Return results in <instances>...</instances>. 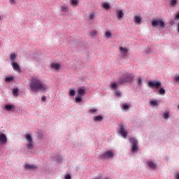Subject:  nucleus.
<instances>
[{"label": "nucleus", "instance_id": "obj_1", "mask_svg": "<svg viewBox=\"0 0 179 179\" xmlns=\"http://www.w3.org/2000/svg\"><path fill=\"white\" fill-rule=\"evenodd\" d=\"M29 87L33 93H37V92H40V90L44 92L48 89V86L43 83V82L37 78H31Z\"/></svg>", "mask_w": 179, "mask_h": 179}, {"label": "nucleus", "instance_id": "obj_2", "mask_svg": "<svg viewBox=\"0 0 179 179\" xmlns=\"http://www.w3.org/2000/svg\"><path fill=\"white\" fill-rule=\"evenodd\" d=\"M25 139L27 141V148L31 149V150H32V149L34 148V142L33 141V138L30 134H27L25 136Z\"/></svg>", "mask_w": 179, "mask_h": 179}, {"label": "nucleus", "instance_id": "obj_3", "mask_svg": "<svg viewBox=\"0 0 179 179\" xmlns=\"http://www.w3.org/2000/svg\"><path fill=\"white\" fill-rule=\"evenodd\" d=\"M114 157V152L111 150L106 151L105 153L99 155V159H111Z\"/></svg>", "mask_w": 179, "mask_h": 179}, {"label": "nucleus", "instance_id": "obj_4", "mask_svg": "<svg viewBox=\"0 0 179 179\" xmlns=\"http://www.w3.org/2000/svg\"><path fill=\"white\" fill-rule=\"evenodd\" d=\"M148 86L153 89V87H155L156 89H159L162 86V82L161 81H149L148 82Z\"/></svg>", "mask_w": 179, "mask_h": 179}, {"label": "nucleus", "instance_id": "obj_5", "mask_svg": "<svg viewBox=\"0 0 179 179\" xmlns=\"http://www.w3.org/2000/svg\"><path fill=\"white\" fill-rule=\"evenodd\" d=\"M152 27H156V26H160V27H162V29H164L165 25H164V22L163 20H155L152 22Z\"/></svg>", "mask_w": 179, "mask_h": 179}, {"label": "nucleus", "instance_id": "obj_6", "mask_svg": "<svg viewBox=\"0 0 179 179\" xmlns=\"http://www.w3.org/2000/svg\"><path fill=\"white\" fill-rule=\"evenodd\" d=\"M130 142L132 144L131 152H138V141L134 138H131Z\"/></svg>", "mask_w": 179, "mask_h": 179}, {"label": "nucleus", "instance_id": "obj_7", "mask_svg": "<svg viewBox=\"0 0 179 179\" xmlns=\"http://www.w3.org/2000/svg\"><path fill=\"white\" fill-rule=\"evenodd\" d=\"M8 142V138L5 134L0 132V145H6Z\"/></svg>", "mask_w": 179, "mask_h": 179}, {"label": "nucleus", "instance_id": "obj_8", "mask_svg": "<svg viewBox=\"0 0 179 179\" xmlns=\"http://www.w3.org/2000/svg\"><path fill=\"white\" fill-rule=\"evenodd\" d=\"M120 135L123 137V138H127V135H128V131H127V129H125V128H124V125H120Z\"/></svg>", "mask_w": 179, "mask_h": 179}, {"label": "nucleus", "instance_id": "obj_9", "mask_svg": "<svg viewBox=\"0 0 179 179\" xmlns=\"http://www.w3.org/2000/svg\"><path fill=\"white\" fill-rule=\"evenodd\" d=\"M123 77L124 78V80L126 81V83L132 82V80L134 79V78L132 77V76L131 74H125L123 76Z\"/></svg>", "mask_w": 179, "mask_h": 179}, {"label": "nucleus", "instance_id": "obj_10", "mask_svg": "<svg viewBox=\"0 0 179 179\" xmlns=\"http://www.w3.org/2000/svg\"><path fill=\"white\" fill-rule=\"evenodd\" d=\"M12 66H13L14 71H16L17 72H18L19 73H20V72H21L20 66L18 65L17 63H16V62H13V63H12Z\"/></svg>", "mask_w": 179, "mask_h": 179}, {"label": "nucleus", "instance_id": "obj_11", "mask_svg": "<svg viewBox=\"0 0 179 179\" xmlns=\"http://www.w3.org/2000/svg\"><path fill=\"white\" fill-rule=\"evenodd\" d=\"M24 169L25 170H37V166L26 164Z\"/></svg>", "mask_w": 179, "mask_h": 179}, {"label": "nucleus", "instance_id": "obj_12", "mask_svg": "<svg viewBox=\"0 0 179 179\" xmlns=\"http://www.w3.org/2000/svg\"><path fill=\"white\" fill-rule=\"evenodd\" d=\"M117 17L119 20H122V17H124V13L122 10L117 11Z\"/></svg>", "mask_w": 179, "mask_h": 179}, {"label": "nucleus", "instance_id": "obj_13", "mask_svg": "<svg viewBox=\"0 0 179 179\" xmlns=\"http://www.w3.org/2000/svg\"><path fill=\"white\" fill-rule=\"evenodd\" d=\"M117 83H118V85H124V83H127V82L125 81V78H124V76L120 77L118 79Z\"/></svg>", "mask_w": 179, "mask_h": 179}, {"label": "nucleus", "instance_id": "obj_14", "mask_svg": "<svg viewBox=\"0 0 179 179\" xmlns=\"http://www.w3.org/2000/svg\"><path fill=\"white\" fill-rule=\"evenodd\" d=\"M85 93H86V90H85V88L78 89V94H79V96H84Z\"/></svg>", "mask_w": 179, "mask_h": 179}, {"label": "nucleus", "instance_id": "obj_15", "mask_svg": "<svg viewBox=\"0 0 179 179\" xmlns=\"http://www.w3.org/2000/svg\"><path fill=\"white\" fill-rule=\"evenodd\" d=\"M148 164L150 169H152V170H155L156 169V164L152 161H149L148 162Z\"/></svg>", "mask_w": 179, "mask_h": 179}, {"label": "nucleus", "instance_id": "obj_16", "mask_svg": "<svg viewBox=\"0 0 179 179\" xmlns=\"http://www.w3.org/2000/svg\"><path fill=\"white\" fill-rule=\"evenodd\" d=\"M15 108V106L13 105H10V104H7L5 106V109L7 110V111H10V110Z\"/></svg>", "mask_w": 179, "mask_h": 179}, {"label": "nucleus", "instance_id": "obj_17", "mask_svg": "<svg viewBox=\"0 0 179 179\" xmlns=\"http://www.w3.org/2000/svg\"><path fill=\"white\" fill-rule=\"evenodd\" d=\"M134 21H135V23H136L137 24H141V22L142 21V18H141V17H139V16H136L134 17Z\"/></svg>", "mask_w": 179, "mask_h": 179}, {"label": "nucleus", "instance_id": "obj_18", "mask_svg": "<svg viewBox=\"0 0 179 179\" xmlns=\"http://www.w3.org/2000/svg\"><path fill=\"white\" fill-rule=\"evenodd\" d=\"M52 68H53V69H59V68H61V65H59V64L57 63H52L51 64Z\"/></svg>", "mask_w": 179, "mask_h": 179}, {"label": "nucleus", "instance_id": "obj_19", "mask_svg": "<svg viewBox=\"0 0 179 179\" xmlns=\"http://www.w3.org/2000/svg\"><path fill=\"white\" fill-rule=\"evenodd\" d=\"M120 52L122 53V54H128V49L125 48H123V47H121L120 48Z\"/></svg>", "mask_w": 179, "mask_h": 179}, {"label": "nucleus", "instance_id": "obj_20", "mask_svg": "<svg viewBox=\"0 0 179 179\" xmlns=\"http://www.w3.org/2000/svg\"><path fill=\"white\" fill-rule=\"evenodd\" d=\"M96 18V13L92 12L91 13H90L89 15V19L90 20H93V19Z\"/></svg>", "mask_w": 179, "mask_h": 179}, {"label": "nucleus", "instance_id": "obj_21", "mask_svg": "<svg viewBox=\"0 0 179 179\" xmlns=\"http://www.w3.org/2000/svg\"><path fill=\"white\" fill-rule=\"evenodd\" d=\"M103 120V117L99 115L94 117V121H97L99 122H101Z\"/></svg>", "mask_w": 179, "mask_h": 179}, {"label": "nucleus", "instance_id": "obj_22", "mask_svg": "<svg viewBox=\"0 0 179 179\" xmlns=\"http://www.w3.org/2000/svg\"><path fill=\"white\" fill-rule=\"evenodd\" d=\"M177 5V0H171L169 6H176Z\"/></svg>", "mask_w": 179, "mask_h": 179}, {"label": "nucleus", "instance_id": "obj_23", "mask_svg": "<svg viewBox=\"0 0 179 179\" xmlns=\"http://www.w3.org/2000/svg\"><path fill=\"white\" fill-rule=\"evenodd\" d=\"M13 94L16 96H19V89L17 88L14 89L13 90Z\"/></svg>", "mask_w": 179, "mask_h": 179}, {"label": "nucleus", "instance_id": "obj_24", "mask_svg": "<svg viewBox=\"0 0 179 179\" xmlns=\"http://www.w3.org/2000/svg\"><path fill=\"white\" fill-rule=\"evenodd\" d=\"M68 10H69L68 6H62V7H61V11L62 12H68Z\"/></svg>", "mask_w": 179, "mask_h": 179}, {"label": "nucleus", "instance_id": "obj_25", "mask_svg": "<svg viewBox=\"0 0 179 179\" xmlns=\"http://www.w3.org/2000/svg\"><path fill=\"white\" fill-rule=\"evenodd\" d=\"M10 61H12V62H15V61L16 59V55L12 54L10 57Z\"/></svg>", "mask_w": 179, "mask_h": 179}, {"label": "nucleus", "instance_id": "obj_26", "mask_svg": "<svg viewBox=\"0 0 179 179\" xmlns=\"http://www.w3.org/2000/svg\"><path fill=\"white\" fill-rule=\"evenodd\" d=\"M102 5L104 9H107V10L110 9V4H108V3L104 2L102 3Z\"/></svg>", "mask_w": 179, "mask_h": 179}, {"label": "nucleus", "instance_id": "obj_27", "mask_svg": "<svg viewBox=\"0 0 179 179\" xmlns=\"http://www.w3.org/2000/svg\"><path fill=\"white\" fill-rule=\"evenodd\" d=\"M71 5L76 6L78 5V0H71Z\"/></svg>", "mask_w": 179, "mask_h": 179}, {"label": "nucleus", "instance_id": "obj_28", "mask_svg": "<svg viewBox=\"0 0 179 179\" xmlns=\"http://www.w3.org/2000/svg\"><path fill=\"white\" fill-rule=\"evenodd\" d=\"M159 94H161V95L165 94H166V90H164V88H161V89L159 90Z\"/></svg>", "mask_w": 179, "mask_h": 179}, {"label": "nucleus", "instance_id": "obj_29", "mask_svg": "<svg viewBox=\"0 0 179 179\" xmlns=\"http://www.w3.org/2000/svg\"><path fill=\"white\" fill-rule=\"evenodd\" d=\"M105 36L107 38H111V32L110 31H106L105 34Z\"/></svg>", "mask_w": 179, "mask_h": 179}, {"label": "nucleus", "instance_id": "obj_30", "mask_svg": "<svg viewBox=\"0 0 179 179\" xmlns=\"http://www.w3.org/2000/svg\"><path fill=\"white\" fill-rule=\"evenodd\" d=\"M110 87L112 89H114L115 90V89H117V83H111Z\"/></svg>", "mask_w": 179, "mask_h": 179}, {"label": "nucleus", "instance_id": "obj_31", "mask_svg": "<svg viewBox=\"0 0 179 179\" xmlns=\"http://www.w3.org/2000/svg\"><path fill=\"white\" fill-rule=\"evenodd\" d=\"M69 95L71 97H73V96H75V90H71L70 92H69Z\"/></svg>", "mask_w": 179, "mask_h": 179}, {"label": "nucleus", "instance_id": "obj_32", "mask_svg": "<svg viewBox=\"0 0 179 179\" xmlns=\"http://www.w3.org/2000/svg\"><path fill=\"white\" fill-rule=\"evenodd\" d=\"M76 103H82V98L80 96L76 97Z\"/></svg>", "mask_w": 179, "mask_h": 179}, {"label": "nucleus", "instance_id": "obj_33", "mask_svg": "<svg viewBox=\"0 0 179 179\" xmlns=\"http://www.w3.org/2000/svg\"><path fill=\"white\" fill-rule=\"evenodd\" d=\"M5 80L6 82H12V80H13V77H7Z\"/></svg>", "mask_w": 179, "mask_h": 179}, {"label": "nucleus", "instance_id": "obj_34", "mask_svg": "<svg viewBox=\"0 0 179 179\" xmlns=\"http://www.w3.org/2000/svg\"><path fill=\"white\" fill-rule=\"evenodd\" d=\"M89 113H90V114H96V113H97V110L96 109H90Z\"/></svg>", "mask_w": 179, "mask_h": 179}, {"label": "nucleus", "instance_id": "obj_35", "mask_svg": "<svg viewBox=\"0 0 179 179\" xmlns=\"http://www.w3.org/2000/svg\"><path fill=\"white\" fill-rule=\"evenodd\" d=\"M164 120H169V113H164L163 115Z\"/></svg>", "mask_w": 179, "mask_h": 179}, {"label": "nucleus", "instance_id": "obj_36", "mask_svg": "<svg viewBox=\"0 0 179 179\" xmlns=\"http://www.w3.org/2000/svg\"><path fill=\"white\" fill-rule=\"evenodd\" d=\"M137 83L138 85V86H141V85H142V78H138L137 80Z\"/></svg>", "mask_w": 179, "mask_h": 179}, {"label": "nucleus", "instance_id": "obj_37", "mask_svg": "<svg viewBox=\"0 0 179 179\" xmlns=\"http://www.w3.org/2000/svg\"><path fill=\"white\" fill-rule=\"evenodd\" d=\"M151 106H157V101L154 100L150 101Z\"/></svg>", "mask_w": 179, "mask_h": 179}, {"label": "nucleus", "instance_id": "obj_38", "mask_svg": "<svg viewBox=\"0 0 179 179\" xmlns=\"http://www.w3.org/2000/svg\"><path fill=\"white\" fill-rule=\"evenodd\" d=\"M90 36H92V37L96 36V34H97V31H92L90 33Z\"/></svg>", "mask_w": 179, "mask_h": 179}, {"label": "nucleus", "instance_id": "obj_39", "mask_svg": "<svg viewBox=\"0 0 179 179\" xmlns=\"http://www.w3.org/2000/svg\"><path fill=\"white\" fill-rule=\"evenodd\" d=\"M122 107L124 110H128V108H129V106H128V104H124Z\"/></svg>", "mask_w": 179, "mask_h": 179}, {"label": "nucleus", "instance_id": "obj_40", "mask_svg": "<svg viewBox=\"0 0 179 179\" xmlns=\"http://www.w3.org/2000/svg\"><path fill=\"white\" fill-rule=\"evenodd\" d=\"M115 96H117V97H121V92H120V91H116Z\"/></svg>", "mask_w": 179, "mask_h": 179}, {"label": "nucleus", "instance_id": "obj_41", "mask_svg": "<svg viewBox=\"0 0 179 179\" xmlns=\"http://www.w3.org/2000/svg\"><path fill=\"white\" fill-rule=\"evenodd\" d=\"M10 3L11 5H15L16 3V1L15 0H10Z\"/></svg>", "mask_w": 179, "mask_h": 179}, {"label": "nucleus", "instance_id": "obj_42", "mask_svg": "<svg viewBox=\"0 0 179 179\" xmlns=\"http://www.w3.org/2000/svg\"><path fill=\"white\" fill-rule=\"evenodd\" d=\"M65 179H71V175H66Z\"/></svg>", "mask_w": 179, "mask_h": 179}, {"label": "nucleus", "instance_id": "obj_43", "mask_svg": "<svg viewBox=\"0 0 179 179\" xmlns=\"http://www.w3.org/2000/svg\"><path fill=\"white\" fill-rule=\"evenodd\" d=\"M176 179H179V173L175 175Z\"/></svg>", "mask_w": 179, "mask_h": 179}, {"label": "nucleus", "instance_id": "obj_44", "mask_svg": "<svg viewBox=\"0 0 179 179\" xmlns=\"http://www.w3.org/2000/svg\"><path fill=\"white\" fill-rule=\"evenodd\" d=\"M175 80L176 82H178L179 81V76L175 77Z\"/></svg>", "mask_w": 179, "mask_h": 179}, {"label": "nucleus", "instance_id": "obj_45", "mask_svg": "<svg viewBox=\"0 0 179 179\" xmlns=\"http://www.w3.org/2000/svg\"><path fill=\"white\" fill-rule=\"evenodd\" d=\"M42 101H45L46 99H45V96H43L41 99Z\"/></svg>", "mask_w": 179, "mask_h": 179}, {"label": "nucleus", "instance_id": "obj_46", "mask_svg": "<svg viewBox=\"0 0 179 179\" xmlns=\"http://www.w3.org/2000/svg\"><path fill=\"white\" fill-rule=\"evenodd\" d=\"M176 19H179V13L176 15Z\"/></svg>", "mask_w": 179, "mask_h": 179}, {"label": "nucleus", "instance_id": "obj_47", "mask_svg": "<svg viewBox=\"0 0 179 179\" xmlns=\"http://www.w3.org/2000/svg\"><path fill=\"white\" fill-rule=\"evenodd\" d=\"M178 108H179V106H178Z\"/></svg>", "mask_w": 179, "mask_h": 179}, {"label": "nucleus", "instance_id": "obj_48", "mask_svg": "<svg viewBox=\"0 0 179 179\" xmlns=\"http://www.w3.org/2000/svg\"><path fill=\"white\" fill-rule=\"evenodd\" d=\"M0 20H1V16H0Z\"/></svg>", "mask_w": 179, "mask_h": 179}]
</instances>
